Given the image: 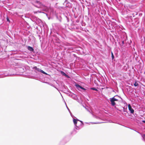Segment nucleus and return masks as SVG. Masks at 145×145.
<instances>
[{
	"mask_svg": "<svg viewBox=\"0 0 145 145\" xmlns=\"http://www.w3.org/2000/svg\"><path fill=\"white\" fill-rule=\"evenodd\" d=\"M75 86L76 87V88L78 89L80 91V89L84 90H86V89H85L82 87L81 86H80V85H79L78 84H76Z\"/></svg>",
	"mask_w": 145,
	"mask_h": 145,
	"instance_id": "20e7f679",
	"label": "nucleus"
},
{
	"mask_svg": "<svg viewBox=\"0 0 145 145\" xmlns=\"http://www.w3.org/2000/svg\"><path fill=\"white\" fill-rule=\"evenodd\" d=\"M122 44H124V41H123L122 42Z\"/></svg>",
	"mask_w": 145,
	"mask_h": 145,
	"instance_id": "412c9836",
	"label": "nucleus"
},
{
	"mask_svg": "<svg viewBox=\"0 0 145 145\" xmlns=\"http://www.w3.org/2000/svg\"><path fill=\"white\" fill-rule=\"evenodd\" d=\"M65 4V7L69 8H71V4L70 3H67V2H65L64 4Z\"/></svg>",
	"mask_w": 145,
	"mask_h": 145,
	"instance_id": "39448f33",
	"label": "nucleus"
},
{
	"mask_svg": "<svg viewBox=\"0 0 145 145\" xmlns=\"http://www.w3.org/2000/svg\"><path fill=\"white\" fill-rule=\"evenodd\" d=\"M27 48L28 50L30 51H33L34 50V49L33 48L30 46H28Z\"/></svg>",
	"mask_w": 145,
	"mask_h": 145,
	"instance_id": "0eeeda50",
	"label": "nucleus"
},
{
	"mask_svg": "<svg viewBox=\"0 0 145 145\" xmlns=\"http://www.w3.org/2000/svg\"><path fill=\"white\" fill-rule=\"evenodd\" d=\"M127 6V9H129V8H128V6Z\"/></svg>",
	"mask_w": 145,
	"mask_h": 145,
	"instance_id": "aec40b11",
	"label": "nucleus"
},
{
	"mask_svg": "<svg viewBox=\"0 0 145 145\" xmlns=\"http://www.w3.org/2000/svg\"><path fill=\"white\" fill-rule=\"evenodd\" d=\"M128 6H129V7L130 8H131V9H133V8H131L130 7V5H128Z\"/></svg>",
	"mask_w": 145,
	"mask_h": 145,
	"instance_id": "a211bd4d",
	"label": "nucleus"
},
{
	"mask_svg": "<svg viewBox=\"0 0 145 145\" xmlns=\"http://www.w3.org/2000/svg\"><path fill=\"white\" fill-rule=\"evenodd\" d=\"M134 86H138V83L136 82H135V83L134 84Z\"/></svg>",
	"mask_w": 145,
	"mask_h": 145,
	"instance_id": "9b49d317",
	"label": "nucleus"
},
{
	"mask_svg": "<svg viewBox=\"0 0 145 145\" xmlns=\"http://www.w3.org/2000/svg\"><path fill=\"white\" fill-rule=\"evenodd\" d=\"M35 2L37 4V5H35L34 6L37 8H40L42 7H44L46 8H43V9H52L51 8V5L49 3H46L45 5H44L39 1H36Z\"/></svg>",
	"mask_w": 145,
	"mask_h": 145,
	"instance_id": "f257e3e1",
	"label": "nucleus"
},
{
	"mask_svg": "<svg viewBox=\"0 0 145 145\" xmlns=\"http://www.w3.org/2000/svg\"><path fill=\"white\" fill-rule=\"evenodd\" d=\"M77 121H78V120L76 119H74L73 120V121L74 123L75 126H76V125L77 123Z\"/></svg>",
	"mask_w": 145,
	"mask_h": 145,
	"instance_id": "6e6552de",
	"label": "nucleus"
},
{
	"mask_svg": "<svg viewBox=\"0 0 145 145\" xmlns=\"http://www.w3.org/2000/svg\"><path fill=\"white\" fill-rule=\"evenodd\" d=\"M19 59H15L12 60V64L15 66L18 65V63L17 62V61Z\"/></svg>",
	"mask_w": 145,
	"mask_h": 145,
	"instance_id": "7ed1b4c3",
	"label": "nucleus"
},
{
	"mask_svg": "<svg viewBox=\"0 0 145 145\" xmlns=\"http://www.w3.org/2000/svg\"><path fill=\"white\" fill-rule=\"evenodd\" d=\"M128 108L129 110L130 111L131 113H133L134 112V110L132 108L130 104H129L128 105Z\"/></svg>",
	"mask_w": 145,
	"mask_h": 145,
	"instance_id": "423d86ee",
	"label": "nucleus"
},
{
	"mask_svg": "<svg viewBox=\"0 0 145 145\" xmlns=\"http://www.w3.org/2000/svg\"><path fill=\"white\" fill-rule=\"evenodd\" d=\"M40 72L45 74H47L44 72V71H42V70H41V71H40Z\"/></svg>",
	"mask_w": 145,
	"mask_h": 145,
	"instance_id": "9d476101",
	"label": "nucleus"
},
{
	"mask_svg": "<svg viewBox=\"0 0 145 145\" xmlns=\"http://www.w3.org/2000/svg\"><path fill=\"white\" fill-rule=\"evenodd\" d=\"M85 0L86 2H88L87 0Z\"/></svg>",
	"mask_w": 145,
	"mask_h": 145,
	"instance_id": "4be33fe9",
	"label": "nucleus"
},
{
	"mask_svg": "<svg viewBox=\"0 0 145 145\" xmlns=\"http://www.w3.org/2000/svg\"><path fill=\"white\" fill-rule=\"evenodd\" d=\"M61 73L64 76H66V77H67V78H69V76H68L65 73H64L63 72V71H61Z\"/></svg>",
	"mask_w": 145,
	"mask_h": 145,
	"instance_id": "1a4fd4ad",
	"label": "nucleus"
},
{
	"mask_svg": "<svg viewBox=\"0 0 145 145\" xmlns=\"http://www.w3.org/2000/svg\"><path fill=\"white\" fill-rule=\"evenodd\" d=\"M36 70H37V71H40H40H41V70L40 69L38 68H37V69Z\"/></svg>",
	"mask_w": 145,
	"mask_h": 145,
	"instance_id": "4468645a",
	"label": "nucleus"
},
{
	"mask_svg": "<svg viewBox=\"0 0 145 145\" xmlns=\"http://www.w3.org/2000/svg\"><path fill=\"white\" fill-rule=\"evenodd\" d=\"M128 1L131 3L132 1V0H127Z\"/></svg>",
	"mask_w": 145,
	"mask_h": 145,
	"instance_id": "f3484780",
	"label": "nucleus"
},
{
	"mask_svg": "<svg viewBox=\"0 0 145 145\" xmlns=\"http://www.w3.org/2000/svg\"><path fill=\"white\" fill-rule=\"evenodd\" d=\"M88 9H89V8H88Z\"/></svg>",
	"mask_w": 145,
	"mask_h": 145,
	"instance_id": "b1692460",
	"label": "nucleus"
},
{
	"mask_svg": "<svg viewBox=\"0 0 145 145\" xmlns=\"http://www.w3.org/2000/svg\"><path fill=\"white\" fill-rule=\"evenodd\" d=\"M91 89L93 90L97 91V89H96V88H91Z\"/></svg>",
	"mask_w": 145,
	"mask_h": 145,
	"instance_id": "ddd939ff",
	"label": "nucleus"
},
{
	"mask_svg": "<svg viewBox=\"0 0 145 145\" xmlns=\"http://www.w3.org/2000/svg\"><path fill=\"white\" fill-rule=\"evenodd\" d=\"M124 7H125V9H126V7H125V5L124 6Z\"/></svg>",
	"mask_w": 145,
	"mask_h": 145,
	"instance_id": "5701e85b",
	"label": "nucleus"
},
{
	"mask_svg": "<svg viewBox=\"0 0 145 145\" xmlns=\"http://www.w3.org/2000/svg\"><path fill=\"white\" fill-rule=\"evenodd\" d=\"M111 56H112V59H113L114 58V56L113 53L112 52L111 53Z\"/></svg>",
	"mask_w": 145,
	"mask_h": 145,
	"instance_id": "f8f14e48",
	"label": "nucleus"
},
{
	"mask_svg": "<svg viewBox=\"0 0 145 145\" xmlns=\"http://www.w3.org/2000/svg\"><path fill=\"white\" fill-rule=\"evenodd\" d=\"M7 21H8L9 22H10V20L8 17L7 18Z\"/></svg>",
	"mask_w": 145,
	"mask_h": 145,
	"instance_id": "dca6fc26",
	"label": "nucleus"
},
{
	"mask_svg": "<svg viewBox=\"0 0 145 145\" xmlns=\"http://www.w3.org/2000/svg\"><path fill=\"white\" fill-rule=\"evenodd\" d=\"M142 121L143 122L145 123V121L143 120V121Z\"/></svg>",
	"mask_w": 145,
	"mask_h": 145,
	"instance_id": "6ab92c4d",
	"label": "nucleus"
},
{
	"mask_svg": "<svg viewBox=\"0 0 145 145\" xmlns=\"http://www.w3.org/2000/svg\"><path fill=\"white\" fill-rule=\"evenodd\" d=\"M118 99L115 98L114 97L111 98L110 100L111 104L113 106H115L116 104L115 101H118Z\"/></svg>",
	"mask_w": 145,
	"mask_h": 145,
	"instance_id": "f03ea898",
	"label": "nucleus"
},
{
	"mask_svg": "<svg viewBox=\"0 0 145 145\" xmlns=\"http://www.w3.org/2000/svg\"><path fill=\"white\" fill-rule=\"evenodd\" d=\"M37 67H33V69L35 70H36L37 69Z\"/></svg>",
	"mask_w": 145,
	"mask_h": 145,
	"instance_id": "2eb2a0df",
	"label": "nucleus"
}]
</instances>
